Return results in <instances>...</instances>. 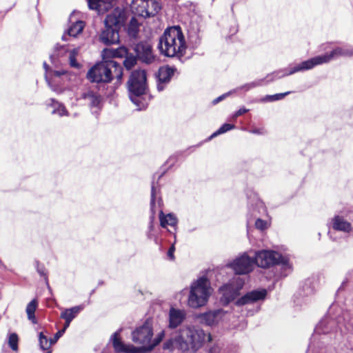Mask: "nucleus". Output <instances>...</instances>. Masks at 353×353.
I'll return each instance as SVG.
<instances>
[{
	"mask_svg": "<svg viewBox=\"0 0 353 353\" xmlns=\"http://www.w3.org/2000/svg\"><path fill=\"white\" fill-rule=\"evenodd\" d=\"M255 226L257 229H259L261 230H263L268 227V223L265 221H263L261 219H256L255 222Z\"/></svg>",
	"mask_w": 353,
	"mask_h": 353,
	"instance_id": "39",
	"label": "nucleus"
},
{
	"mask_svg": "<svg viewBox=\"0 0 353 353\" xmlns=\"http://www.w3.org/2000/svg\"><path fill=\"white\" fill-rule=\"evenodd\" d=\"M125 57V59L123 64L128 70H130L136 64L137 58L134 56L129 55L128 54Z\"/></svg>",
	"mask_w": 353,
	"mask_h": 353,
	"instance_id": "34",
	"label": "nucleus"
},
{
	"mask_svg": "<svg viewBox=\"0 0 353 353\" xmlns=\"http://www.w3.org/2000/svg\"><path fill=\"white\" fill-rule=\"evenodd\" d=\"M353 56V48L349 47H339L334 49L330 53L319 55L311 58L308 60L304 61L294 67L285 68L273 72L268 75L267 79L268 81H272L275 79H280L288 75L293 74L296 72H303L305 70H311L315 66L327 63L334 59L339 57H351Z\"/></svg>",
	"mask_w": 353,
	"mask_h": 353,
	"instance_id": "3",
	"label": "nucleus"
},
{
	"mask_svg": "<svg viewBox=\"0 0 353 353\" xmlns=\"http://www.w3.org/2000/svg\"><path fill=\"white\" fill-rule=\"evenodd\" d=\"M153 335L152 321L151 319H147L142 325L137 327L131 334L132 341L139 345V347H136L132 344L123 343L121 340L119 332L114 333L110 341L117 352L144 353L152 350L151 339Z\"/></svg>",
	"mask_w": 353,
	"mask_h": 353,
	"instance_id": "1",
	"label": "nucleus"
},
{
	"mask_svg": "<svg viewBox=\"0 0 353 353\" xmlns=\"http://www.w3.org/2000/svg\"><path fill=\"white\" fill-rule=\"evenodd\" d=\"M159 216L160 225L163 228H167L168 225L171 227H175L177 225L178 219L176 216L172 213L165 214L161 210Z\"/></svg>",
	"mask_w": 353,
	"mask_h": 353,
	"instance_id": "21",
	"label": "nucleus"
},
{
	"mask_svg": "<svg viewBox=\"0 0 353 353\" xmlns=\"http://www.w3.org/2000/svg\"><path fill=\"white\" fill-rule=\"evenodd\" d=\"M245 281L239 276H234L228 283L220 288L219 291L222 294L221 301L224 304H228L239 296V291L242 289Z\"/></svg>",
	"mask_w": 353,
	"mask_h": 353,
	"instance_id": "11",
	"label": "nucleus"
},
{
	"mask_svg": "<svg viewBox=\"0 0 353 353\" xmlns=\"http://www.w3.org/2000/svg\"><path fill=\"white\" fill-rule=\"evenodd\" d=\"M39 347L42 350H50L51 345H52V343H51L50 339H48L43 332H40L39 334Z\"/></svg>",
	"mask_w": 353,
	"mask_h": 353,
	"instance_id": "27",
	"label": "nucleus"
},
{
	"mask_svg": "<svg viewBox=\"0 0 353 353\" xmlns=\"http://www.w3.org/2000/svg\"><path fill=\"white\" fill-rule=\"evenodd\" d=\"M114 48H105L101 52L102 61H112L111 59L116 58Z\"/></svg>",
	"mask_w": 353,
	"mask_h": 353,
	"instance_id": "32",
	"label": "nucleus"
},
{
	"mask_svg": "<svg viewBox=\"0 0 353 353\" xmlns=\"http://www.w3.org/2000/svg\"><path fill=\"white\" fill-rule=\"evenodd\" d=\"M146 18L155 16L161 9V6L157 0H147Z\"/></svg>",
	"mask_w": 353,
	"mask_h": 353,
	"instance_id": "25",
	"label": "nucleus"
},
{
	"mask_svg": "<svg viewBox=\"0 0 353 353\" xmlns=\"http://www.w3.org/2000/svg\"><path fill=\"white\" fill-rule=\"evenodd\" d=\"M174 250H175V248H174V245H172L168 252V257H170V259L173 260L174 256Z\"/></svg>",
	"mask_w": 353,
	"mask_h": 353,
	"instance_id": "43",
	"label": "nucleus"
},
{
	"mask_svg": "<svg viewBox=\"0 0 353 353\" xmlns=\"http://www.w3.org/2000/svg\"><path fill=\"white\" fill-rule=\"evenodd\" d=\"M83 309V305H78L69 309H65L61 313L60 316L65 321L71 322Z\"/></svg>",
	"mask_w": 353,
	"mask_h": 353,
	"instance_id": "23",
	"label": "nucleus"
},
{
	"mask_svg": "<svg viewBox=\"0 0 353 353\" xmlns=\"http://www.w3.org/2000/svg\"><path fill=\"white\" fill-rule=\"evenodd\" d=\"M332 226L334 230L344 232H349L352 230L351 224L340 215H336L333 218Z\"/></svg>",
	"mask_w": 353,
	"mask_h": 353,
	"instance_id": "20",
	"label": "nucleus"
},
{
	"mask_svg": "<svg viewBox=\"0 0 353 353\" xmlns=\"http://www.w3.org/2000/svg\"><path fill=\"white\" fill-rule=\"evenodd\" d=\"M146 89V74L145 70H137L132 72L128 81V90L131 101L139 105L137 97L143 95Z\"/></svg>",
	"mask_w": 353,
	"mask_h": 353,
	"instance_id": "9",
	"label": "nucleus"
},
{
	"mask_svg": "<svg viewBox=\"0 0 353 353\" xmlns=\"http://www.w3.org/2000/svg\"><path fill=\"white\" fill-rule=\"evenodd\" d=\"M79 54V48H74L69 51V63L71 67L79 68L81 65L76 60V57Z\"/></svg>",
	"mask_w": 353,
	"mask_h": 353,
	"instance_id": "29",
	"label": "nucleus"
},
{
	"mask_svg": "<svg viewBox=\"0 0 353 353\" xmlns=\"http://www.w3.org/2000/svg\"><path fill=\"white\" fill-rule=\"evenodd\" d=\"M185 312L183 310L171 307L169 312V327H178L184 320Z\"/></svg>",
	"mask_w": 353,
	"mask_h": 353,
	"instance_id": "17",
	"label": "nucleus"
},
{
	"mask_svg": "<svg viewBox=\"0 0 353 353\" xmlns=\"http://www.w3.org/2000/svg\"><path fill=\"white\" fill-rule=\"evenodd\" d=\"M38 306V301L37 299L32 300L26 306V312L28 316V320L31 321L32 323L36 324L37 323L34 316V312Z\"/></svg>",
	"mask_w": 353,
	"mask_h": 353,
	"instance_id": "26",
	"label": "nucleus"
},
{
	"mask_svg": "<svg viewBox=\"0 0 353 353\" xmlns=\"http://www.w3.org/2000/svg\"><path fill=\"white\" fill-rule=\"evenodd\" d=\"M85 27V23L81 20H77L72 22V25L68 28L66 32L63 34L62 39L65 41H71V39L77 37L81 34Z\"/></svg>",
	"mask_w": 353,
	"mask_h": 353,
	"instance_id": "16",
	"label": "nucleus"
},
{
	"mask_svg": "<svg viewBox=\"0 0 353 353\" xmlns=\"http://www.w3.org/2000/svg\"><path fill=\"white\" fill-rule=\"evenodd\" d=\"M251 132L252 133H254V134H261V133H262L261 132V130H259V129H254V130H252Z\"/></svg>",
	"mask_w": 353,
	"mask_h": 353,
	"instance_id": "48",
	"label": "nucleus"
},
{
	"mask_svg": "<svg viewBox=\"0 0 353 353\" xmlns=\"http://www.w3.org/2000/svg\"><path fill=\"white\" fill-rule=\"evenodd\" d=\"M81 97L82 99L88 101L90 107H99L101 101L100 95L90 90L82 93Z\"/></svg>",
	"mask_w": 353,
	"mask_h": 353,
	"instance_id": "22",
	"label": "nucleus"
},
{
	"mask_svg": "<svg viewBox=\"0 0 353 353\" xmlns=\"http://www.w3.org/2000/svg\"><path fill=\"white\" fill-rule=\"evenodd\" d=\"M64 334V330H61L59 331H58L55 335L54 336V338L53 339H50V341H51V343L54 344L57 341L58 339Z\"/></svg>",
	"mask_w": 353,
	"mask_h": 353,
	"instance_id": "42",
	"label": "nucleus"
},
{
	"mask_svg": "<svg viewBox=\"0 0 353 353\" xmlns=\"http://www.w3.org/2000/svg\"><path fill=\"white\" fill-rule=\"evenodd\" d=\"M19 337L16 333H10L8 335V345L13 350H18Z\"/></svg>",
	"mask_w": 353,
	"mask_h": 353,
	"instance_id": "28",
	"label": "nucleus"
},
{
	"mask_svg": "<svg viewBox=\"0 0 353 353\" xmlns=\"http://www.w3.org/2000/svg\"><path fill=\"white\" fill-rule=\"evenodd\" d=\"M322 324H323V322H321V323L318 325V326L316 327V331H317V332H320V331H321V330H320V329H321V327Z\"/></svg>",
	"mask_w": 353,
	"mask_h": 353,
	"instance_id": "49",
	"label": "nucleus"
},
{
	"mask_svg": "<svg viewBox=\"0 0 353 353\" xmlns=\"http://www.w3.org/2000/svg\"><path fill=\"white\" fill-rule=\"evenodd\" d=\"M226 314L223 310H216L201 314L198 317L202 323L213 325L221 321Z\"/></svg>",
	"mask_w": 353,
	"mask_h": 353,
	"instance_id": "14",
	"label": "nucleus"
},
{
	"mask_svg": "<svg viewBox=\"0 0 353 353\" xmlns=\"http://www.w3.org/2000/svg\"><path fill=\"white\" fill-rule=\"evenodd\" d=\"M138 30V23L137 20L132 18L130 21L129 27H128V33L132 37H135Z\"/></svg>",
	"mask_w": 353,
	"mask_h": 353,
	"instance_id": "36",
	"label": "nucleus"
},
{
	"mask_svg": "<svg viewBox=\"0 0 353 353\" xmlns=\"http://www.w3.org/2000/svg\"><path fill=\"white\" fill-rule=\"evenodd\" d=\"M48 85H49L50 87H52L50 81H48ZM52 88L53 89V90L57 91V90H56V89H54V88Z\"/></svg>",
	"mask_w": 353,
	"mask_h": 353,
	"instance_id": "51",
	"label": "nucleus"
},
{
	"mask_svg": "<svg viewBox=\"0 0 353 353\" xmlns=\"http://www.w3.org/2000/svg\"><path fill=\"white\" fill-rule=\"evenodd\" d=\"M175 72V68L170 66H163L160 68L157 76V89L159 91H162L164 89L165 85L170 81Z\"/></svg>",
	"mask_w": 353,
	"mask_h": 353,
	"instance_id": "15",
	"label": "nucleus"
},
{
	"mask_svg": "<svg viewBox=\"0 0 353 353\" xmlns=\"http://www.w3.org/2000/svg\"><path fill=\"white\" fill-rule=\"evenodd\" d=\"M206 340L208 342L212 341L210 334H205L203 330L188 325L181 328L174 338L166 341L163 348L171 350L176 347L183 352H196Z\"/></svg>",
	"mask_w": 353,
	"mask_h": 353,
	"instance_id": "2",
	"label": "nucleus"
},
{
	"mask_svg": "<svg viewBox=\"0 0 353 353\" xmlns=\"http://www.w3.org/2000/svg\"><path fill=\"white\" fill-rule=\"evenodd\" d=\"M116 58H121L127 56L128 52V49L124 46H121L117 49H114Z\"/></svg>",
	"mask_w": 353,
	"mask_h": 353,
	"instance_id": "38",
	"label": "nucleus"
},
{
	"mask_svg": "<svg viewBox=\"0 0 353 353\" xmlns=\"http://www.w3.org/2000/svg\"><path fill=\"white\" fill-rule=\"evenodd\" d=\"M263 79H259L254 81L252 82L246 83L241 87V89L244 90L245 91H248L252 88H254L257 86H260L263 85Z\"/></svg>",
	"mask_w": 353,
	"mask_h": 353,
	"instance_id": "35",
	"label": "nucleus"
},
{
	"mask_svg": "<svg viewBox=\"0 0 353 353\" xmlns=\"http://www.w3.org/2000/svg\"><path fill=\"white\" fill-rule=\"evenodd\" d=\"M234 128V125L229 123H225L223 124L219 130H217L216 132H214L210 137V139H212L219 134H221L223 133H225L232 129Z\"/></svg>",
	"mask_w": 353,
	"mask_h": 353,
	"instance_id": "33",
	"label": "nucleus"
},
{
	"mask_svg": "<svg viewBox=\"0 0 353 353\" xmlns=\"http://www.w3.org/2000/svg\"><path fill=\"white\" fill-rule=\"evenodd\" d=\"M256 265L254 258L249 255V252H243L227 264L236 274H248L252 272Z\"/></svg>",
	"mask_w": 353,
	"mask_h": 353,
	"instance_id": "10",
	"label": "nucleus"
},
{
	"mask_svg": "<svg viewBox=\"0 0 353 353\" xmlns=\"http://www.w3.org/2000/svg\"><path fill=\"white\" fill-rule=\"evenodd\" d=\"M113 75L119 81L123 76L121 66L114 61H101L92 66L87 73L92 82L109 83Z\"/></svg>",
	"mask_w": 353,
	"mask_h": 353,
	"instance_id": "5",
	"label": "nucleus"
},
{
	"mask_svg": "<svg viewBox=\"0 0 353 353\" xmlns=\"http://www.w3.org/2000/svg\"><path fill=\"white\" fill-rule=\"evenodd\" d=\"M158 48L164 56L183 57L187 49V43L181 28L179 26L166 28L159 38Z\"/></svg>",
	"mask_w": 353,
	"mask_h": 353,
	"instance_id": "4",
	"label": "nucleus"
},
{
	"mask_svg": "<svg viewBox=\"0 0 353 353\" xmlns=\"http://www.w3.org/2000/svg\"><path fill=\"white\" fill-rule=\"evenodd\" d=\"M46 352L45 353H51V350H45Z\"/></svg>",
	"mask_w": 353,
	"mask_h": 353,
	"instance_id": "52",
	"label": "nucleus"
},
{
	"mask_svg": "<svg viewBox=\"0 0 353 353\" xmlns=\"http://www.w3.org/2000/svg\"><path fill=\"white\" fill-rule=\"evenodd\" d=\"M124 12L119 8L108 14L104 23L105 29L99 35V41L105 45H112L119 41V29L124 21Z\"/></svg>",
	"mask_w": 353,
	"mask_h": 353,
	"instance_id": "6",
	"label": "nucleus"
},
{
	"mask_svg": "<svg viewBox=\"0 0 353 353\" xmlns=\"http://www.w3.org/2000/svg\"><path fill=\"white\" fill-rule=\"evenodd\" d=\"M267 296V290L265 289L253 290L246 293L239 299L235 304L237 306L252 304L259 301H263Z\"/></svg>",
	"mask_w": 353,
	"mask_h": 353,
	"instance_id": "12",
	"label": "nucleus"
},
{
	"mask_svg": "<svg viewBox=\"0 0 353 353\" xmlns=\"http://www.w3.org/2000/svg\"><path fill=\"white\" fill-rule=\"evenodd\" d=\"M65 73V71H54L53 72V77L54 78H57V77H60L62 74H64Z\"/></svg>",
	"mask_w": 353,
	"mask_h": 353,
	"instance_id": "46",
	"label": "nucleus"
},
{
	"mask_svg": "<svg viewBox=\"0 0 353 353\" xmlns=\"http://www.w3.org/2000/svg\"><path fill=\"white\" fill-rule=\"evenodd\" d=\"M210 281L201 276L193 281L190 287L188 305L192 308H199L206 304L212 294Z\"/></svg>",
	"mask_w": 353,
	"mask_h": 353,
	"instance_id": "7",
	"label": "nucleus"
},
{
	"mask_svg": "<svg viewBox=\"0 0 353 353\" xmlns=\"http://www.w3.org/2000/svg\"><path fill=\"white\" fill-rule=\"evenodd\" d=\"M290 93V92H283V93L275 94L273 95H267L261 99V101L267 102V101H279V100L283 99L285 96L288 95Z\"/></svg>",
	"mask_w": 353,
	"mask_h": 353,
	"instance_id": "31",
	"label": "nucleus"
},
{
	"mask_svg": "<svg viewBox=\"0 0 353 353\" xmlns=\"http://www.w3.org/2000/svg\"><path fill=\"white\" fill-rule=\"evenodd\" d=\"M229 92L228 93H226V94H222L221 96L216 98L215 99H214L213 101V103L214 104H216L218 103L219 102H220L221 101H222L223 99H225L227 96L229 95Z\"/></svg>",
	"mask_w": 353,
	"mask_h": 353,
	"instance_id": "44",
	"label": "nucleus"
},
{
	"mask_svg": "<svg viewBox=\"0 0 353 353\" xmlns=\"http://www.w3.org/2000/svg\"><path fill=\"white\" fill-rule=\"evenodd\" d=\"M37 270L38 273L40 275H41V276L46 275L45 272H44V268L43 267H40L39 263H37Z\"/></svg>",
	"mask_w": 353,
	"mask_h": 353,
	"instance_id": "45",
	"label": "nucleus"
},
{
	"mask_svg": "<svg viewBox=\"0 0 353 353\" xmlns=\"http://www.w3.org/2000/svg\"><path fill=\"white\" fill-rule=\"evenodd\" d=\"M137 57L146 63H151L154 60L151 45L147 42H140L134 48Z\"/></svg>",
	"mask_w": 353,
	"mask_h": 353,
	"instance_id": "13",
	"label": "nucleus"
},
{
	"mask_svg": "<svg viewBox=\"0 0 353 353\" xmlns=\"http://www.w3.org/2000/svg\"><path fill=\"white\" fill-rule=\"evenodd\" d=\"M256 265L262 268H268L274 265H281L285 269L290 270V264L288 257L279 252L270 250H262L255 252Z\"/></svg>",
	"mask_w": 353,
	"mask_h": 353,
	"instance_id": "8",
	"label": "nucleus"
},
{
	"mask_svg": "<svg viewBox=\"0 0 353 353\" xmlns=\"http://www.w3.org/2000/svg\"><path fill=\"white\" fill-rule=\"evenodd\" d=\"M156 202L159 205H161V198H157V192L156 189L154 186V185H152V191H151V201H150V208L152 212V216H151V223L150 224V229L152 230L153 229V224L152 221L154 218V213H155V205Z\"/></svg>",
	"mask_w": 353,
	"mask_h": 353,
	"instance_id": "24",
	"label": "nucleus"
},
{
	"mask_svg": "<svg viewBox=\"0 0 353 353\" xmlns=\"http://www.w3.org/2000/svg\"><path fill=\"white\" fill-rule=\"evenodd\" d=\"M74 12H73V13L70 15V21H72V18L74 17Z\"/></svg>",
	"mask_w": 353,
	"mask_h": 353,
	"instance_id": "50",
	"label": "nucleus"
},
{
	"mask_svg": "<svg viewBox=\"0 0 353 353\" xmlns=\"http://www.w3.org/2000/svg\"><path fill=\"white\" fill-rule=\"evenodd\" d=\"M44 67H45L46 69H47V68L48 67V65L46 63H44Z\"/></svg>",
	"mask_w": 353,
	"mask_h": 353,
	"instance_id": "53",
	"label": "nucleus"
},
{
	"mask_svg": "<svg viewBox=\"0 0 353 353\" xmlns=\"http://www.w3.org/2000/svg\"><path fill=\"white\" fill-rule=\"evenodd\" d=\"M147 0H132L131 3V10L134 15L146 18Z\"/></svg>",
	"mask_w": 353,
	"mask_h": 353,
	"instance_id": "19",
	"label": "nucleus"
},
{
	"mask_svg": "<svg viewBox=\"0 0 353 353\" xmlns=\"http://www.w3.org/2000/svg\"><path fill=\"white\" fill-rule=\"evenodd\" d=\"M71 322L65 321V324L63 326V328L62 330H64V332H65L66 329L70 326Z\"/></svg>",
	"mask_w": 353,
	"mask_h": 353,
	"instance_id": "47",
	"label": "nucleus"
},
{
	"mask_svg": "<svg viewBox=\"0 0 353 353\" xmlns=\"http://www.w3.org/2000/svg\"><path fill=\"white\" fill-rule=\"evenodd\" d=\"M249 111L248 109L245 108H240L238 111H236L232 117L233 120H235L238 117L248 112Z\"/></svg>",
	"mask_w": 353,
	"mask_h": 353,
	"instance_id": "41",
	"label": "nucleus"
},
{
	"mask_svg": "<svg viewBox=\"0 0 353 353\" xmlns=\"http://www.w3.org/2000/svg\"><path fill=\"white\" fill-rule=\"evenodd\" d=\"M52 101L53 102L52 105L54 107L52 112V114H57L60 117L68 115V112L62 104L56 102L54 100H52Z\"/></svg>",
	"mask_w": 353,
	"mask_h": 353,
	"instance_id": "30",
	"label": "nucleus"
},
{
	"mask_svg": "<svg viewBox=\"0 0 353 353\" xmlns=\"http://www.w3.org/2000/svg\"><path fill=\"white\" fill-rule=\"evenodd\" d=\"M165 336V332L161 331L157 334L155 338L151 339V345H152V350L159 345Z\"/></svg>",
	"mask_w": 353,
	"mask_h": 353,
	"instance_id": "37",
	"label": "nucleus"
},
{
	"mask_svg": "<svg viewBox=\"0 0 353 353\" xmlns=\"http://www.w3.org/2000/svg\"><path fill=\"white\" fill-rule=\"evenodd\" d=\"M114 0H87L88 6L99 13H103L113 6Z\"/></svg>",
	"mask_w": 353,
	"mask_h": 353,
	"instance_id": "18",
	"label": "nucleus"
},
{
	"mask_svg": "<svg viewBox=\"0 0 353 353\" xmlns=\"http://www.w3.org/2000/svg\"><path fill=\"white\" fill-rule=\"evenodd\" d=\"M67 50H68L64 46L56 45L54 47V55L62 56L67 52Z\"/></svg>",
	"mask_w": 353,
	"mask_h": 353,
	"instance_id": "40",
	"label": "nucleus"
}]
</instances>
